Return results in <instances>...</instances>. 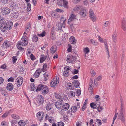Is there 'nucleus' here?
Segmentation results:
<instances>
[{
    "label": "nucleus",
    "mask_w": 126,
    "mask_h": 126,
    "mask_svg": "<svg viewBox=\"0 0 126 126\" xmlns=\"http://www.w3.org/2000/svg\"><path fill=\"white\" fill-rule=\"evenodd\" d=\"M13 23L10 20L7 19L6 21L3 22L1 24L0 29L3 32H5L6 30L8 29H11L12 27Z\"/></svg>",
    "instance_id": "obj_1"
},
{
    "label": "nucleus",
    "mask_w": 126,
    "mask_h": 126,
    "mask_svg": "<svg viewBox=\"0 0 126 126\" xmlns=\"http://www.w3.org/2000/svg\"><path fill=\"white\" fill-rule=\"evenodd\" d=\"M26 38H25V37L23 38L22 37L21 39V40L20 41H19L18 42V45H22V46H25L27 45L28 44V41L26 40Z\"/></svg>",
    "instance_id": "obj_2"
},
{
    "label": "nucleus",
    "mask_w": 126,
    "mask_h": 126,
    "mask_svg": "<svg viewBox=\"0 0 126 126\" xmlns=\"http://www.w3.org/2000/svg\"><path fill=\"white\" fill-rule=\"evenodd\" d=\"M2 12L3 13L4 15H8L10 13V9L7 7L3 8L2 10Z\"/></svg>",
    "instance_id": "obj_3"
},
{
    "label": "nucleus",
    "mask_w": 126,
    "mask_h": 126,
    "mask_svg": "<svg viewBox=\"0 0 126 126\" xmlns=\"http://www.w3.org/2000/svg\"><path fill=\"white\" fill-rule=\"evenodd\" d=\"M37 98L38 99V101L39 104H42L44 101L43 97L41 95H39L37 96Z\"/></svg>",
    "instance_id": "obj_4"
},
{
    "label": "nucleus",
    "mask_w": 126,
    "mask_h": 126,
    "mask_svg": "<svg viewBox=\"0 0 126 126\" xmlns=\"http://www.w3.org/2000/svg\"><path fill=\"white\" fill-rule=\"evenodd\" d=\"M122 28L124 31H125L126 30V20L123 18L122 21L121 23Z\"/></svg>",
    "instance_id": "obj_5"
},
{
    "label": "nucleus",
    "mask_w": 126,
    "mask_h": 126,
    "mask_svg": "<svg viewBox=\"0 0 126 126\" xmlns=\"http://www.w3.org/2000/svg\"><path fill=\"white\" fill-rule=\"evenodd\" d=\"M47 86L46 85L39 84L38 85V87H37V89L36 90V91L37 92L42 90H43L46 88H47Z\"/></svg>",
    "instance_id": "obj_6"
},
{
    "label": "nucleus",
    "mask_w": 126,
    "mask_h": 126,
    "mask_svg": "<svg viewBox=\"0 0 126 126\" xmlns=\"http://www.w3.org/2000/svg\"><path fill=\"white\" fill-rule=\"evenodd\" d=\"M44 113L43 112L38 113L37 114V116L39 120H41L43 119L44 116Z\"/></svg>",
    "instance_id": "obj_7"
},
{
    "label": "nucleus",
    "mask_w": 126,
    "mask_h": 126,
    "mask_svg": "<svg viewBox=\"0 0 126 126\" xmlns=\"http://www.w3.org/2000/svg\"><path fill=\"white\" fill-rule=\"evenodd\" d=\"M42 71L40 68H38L36 71L35 73L34 74L33 76L35 78L38 77Z\"/></svg>",
    "instance_id": "obj_8"
},
{
    "label": "nucleus",
    "mask_w": 126,
    "mask_h": 126,
    "mask_svg": "<svg viewBox=\"0 0 126 126\" xmlns=\"http://www.w3.org/2000/svg\"><path fill=\"white\" fill-rule=\"evenodd\" d=\"M70 18L68 20V23L69 24H70L71 22L74 19H76V16L74 14H72L70 16Z\"/></svg>",
    "instance_id": "obj_9"
},
{
    "label": "nucleus",
    "mask_w": 126,
    "mask_h": 126,
    "mask_svg": "<svg viewBox=\"0 0 126 126\" xmlns=\"http://www.w3.org/2000/svg\"><path fill=\"white\" fill-rule=\"evenodd\" d=\"M62 100H59L57 101L56 102L55 104L56 107L57 108H60L62 104Z\"/></svg>",
    "instance_id": "obj_10"
},
{
    "label": "nucleus",
    "mask_w": 126,
    "mask_h": 126,
    "mask_svg": "<svg viewBox=\"0 0 126 126\" xmlns=\"http://www.w3.org/2000/svg\"><path fill=\"white\" fill-rule=\"evenodd\" d=\"M86 10L84 8H82L80 10L79 13L82 17H84L86 15Z\"/></svg>",
    "instance_id": "obj_11"
},
{
    "label": "nucleus",
    "mask_w": 126,
    "mask_h": 126,
    "mask_svg": "<svg viewBox=\"0 0 126 126\" xmlns=\"http://www.w3.org/2000/svg\"><path fill=\"white\" fill-rule=\"evenodd\" d=\"M118 118L120 120L122 123H125V118L124 115H119L118 116Z\"/></svg>",
    "instance_id": "obj_12"
},
{
    "label": "nucleus",
    "mask_w": 126,
    "mask_h": 126,
    "mask_svg": "<svg viewBox=\"0 0 126 126\" xmlns=\"http://www.w3.org/2000/svg\"><path fill=\"white\" fill-rule=\"evenodd\" d=\"M18 80L17 81V83H19V82H21V83L20 84H19L17 85V86L18 87H19L20 86H21L23 80V78H22L21 77H19L17 78Z\"/></svg>",
    "instance_id": "obj_13"
},
{
    "label": "nucleus",
    "mask_w": 126,
    "mask_h": 126,
    "mask_svg": "<svg viewBox=\"0 0 126 126\" xmlns=\"http://www.w3.org/2000/svg\"><path fill=\"white\" fill-rule=\"evenodd\" d=\"M69 107V105L68 103L65 104L62 106V109L63 110H68Z\"/></svg>",
    "instance_id": "obj_14"
},
{
    "label": "nucleus",
    "mask_w": 126,
    "mask_h": 126,
    "mask_svg": "<svg viewBox=\"0 0 126 126\" xmlns=\"http://www.w3.org/2000/svg\"><path fill=\"white\" fill-rule=\"evenodd\" d=\"M10 44L8 42L6 41L4 42L2 45L3 47L4 48L8 47L10 46Z\"/></svg>",
    "instance_id": "obj_15"
},
{
    "label": "nucleus",
    "mask_w": 126,
    "mask_h": 126,
    "mask_svg": "<svg viewBox=\"0 0 126 126\" xmlns=\"http://www.w3.org/2000/svg\"><path fill=\"white\" fill-rule=\"evenodd\" d=\"M19 15V14L17 12H16L11 13V17L16 19L18 17Z\"/></svg>",
    "instance_id": "obj_16"
},
{
    "label": "nucleus",
    "mask_w": 126,
    "mask_h": 126,
    "mask_svg": "<svg viewBox=\"0 0 126 126\" xmlns=\"http://www.w3.org/2000/svg\"><path fill=\"white\" fill-rule=\"evenodd\" d=\"M13 88V85L11 83H9L7 84V89L9 91L12 90Z\"/></svg>",
    "instance_id": "obj_17"
},
{
    "label": "nucleus",
    "mask_w": 126,
    "mask_h": 126,
    "mask_svg": "<svg viewBox=\"0 0 126 126\" xmlns=\"http://www.w3.org/2000/svg\"><path fill=\"white\" fill-rule=\"evenodd\" d=\"M72 83L74 84V87L76 88L78 87L79 86L80 84L78 80H74Z\"/></svg>",
    "instance_id": "obj_18"
},
{
    "label": "nucleus",
    "mask_w": 126,
    "mask_h": 126,
    "mask_svg": "<svg viewBox=\"0 0 126 126\" xmlns=\"http://www.w3.org/2000/svg\"><path fill=\"white\" fill-rule=\"evenodd\" d=\"M112 39L113 41L116 42L117 41V34L115 32H114L112 35Z\"/></svg>",
    "instance_id": "obj_19"
},
{
    "label": "nucleus",
    "mask_w": 126,
    "mask_h": 126,
    "mask_svg": "<svg viewBox=\"0 0 126 126\" xmlns=\"http://www.w3.org/2000/svg\"><path fill=\"white\" fill-rule=\"evenodd\" d=\"M47 64L45 63L43 64V68L41 70L42 72H45L47 70Z\"/></svg>",
    "instance_id": "obj_20"
},
{
    "label": "nucleus",
    "mask_w": 126,
    "mask_h": 126,
    "mask_svg": "<svg viewBox=\"0 0 126 126\" xmlns=\"http://www.w3.org/2000/svg\"><path fill=\"white\" fill-rule=\"evenodd\" d=\"M69 41L72 44H75L76 43L75 38L73 36L71 37L70 38Z\"/></svg>",
    "instance_id": "obj_21"
},
{
    "label": "nucleus",
    "mask_w": 126,
    "mask_h": 126,
    "mask_svg": "<svg viewBox=\"0 0 126 126\" xmlns=\"http://www.w3.org/2000/svg\"><path fill=\"white\" fill-rule=\"evenodd\" d=\"M12 118L14 119L18 120L20 118V117L18 115L16 114H12L11 115Z\"/></svg>",
    "instance_id": "obj_22"
},
{
    "label": "nucleus",
    "mask_w": 126,
    "mask_h": 126,
    "mask_svg": "<svg viewBox=\"0 0 126 126\" xmlns=\"http://www.w3.org/2000/svg\"><path fill=\"white\" fill-rule=\"evenodd\" d=\"M56 50V47L55 46H52L50 50V52L52 53H54Z\"/></svg>",
    "instance_id": "obj_23"
},
{
    "label": "nucleus",
    "mask_w": 126,
    "mask_h": 126,
    "mask_svg": "<svg viewBox=\"0 0 126 126\" xmlns=\"http://www.w3.org/2000/svg\"><path fill=\"white\" fill-rule=\"evenodd\" d=\"M18 124L19 126H24L26 124L24 121L23 120L19 121L18 122Z\"/></svg>",
    "instance_id": "obj_24"
},
{
    "label": "nucleus",
    "mask_w": 126,
    "mask_h": 126,
    "mask_svg": "<svg viewBox=\"0 0 126 126\" xmlns=\"http://www.w3.org/2000/svg\"><path fill=\"white\" fill-rule=\"evenodd\" d=\"M63 4L64 7L65 8H68V2L66 0H63Z\"/></svg>",
    "instance_id": "obj_25"
},
{
    "label": "nucleus",
    "mask_w": 126,
    "mask_h": 126,
    "mask_svg": "<svg viewBox=\"0 0 126 126\" xmlns=\"http://www.w3.org/2000/svg\"><path fill=\"white\" fill-rule=\"evenodd\" d=\"M91 19L94 22H95L96 21V17L95 15L89 16Z\"/></svg>",
    "instance_id": "obj_26"
},
{
    "label": "nucleus",
    "mask_w": 126,
    "mask_h": 126,
    "mask_svg": "<svg viewBox=\"0 0 126 126\" xmlns=\"http://www.w3.org/2000/svg\"><path fill=\"white\" fill-rule=\"evenodd\" d=\"M38 39V37L36 35L34 34L32 38L33 41L36 42L37 41Z\"/></svg>",
    "instance_id": "obj_27"
},
{
    "label": "nucleus",
    "mask_w": 126,
    "mask_h": 126,
    "mask_svg": "<svg viewBox=\"0 0 126 126\" xmlns=\"http://www.w3.org/2000/svg\"><path fill=\"white\" fill-rule=\"evenodd\" d=\"M47 89V88H45V89L42 90L41 91V93L43 94H46L47 93L48 91Z\"/></svg>",
    "instance_id": "obj_28"
},
{
    "label": "nucleus",
    "mask_w": 126,
    "mask_h": 126,
    "mask_svg": "<svg viewBox=\"0 0 126 126\" xmlns=\"http://www.w3.org/2000/svg\"><path fill=\"white\" fill-rule=\"evenodd\" d=\"M90 105L91 107L94 109H95L97 107L96 105V104H95L94 103H91Z\"/></svg>",
    "instance_id": "obj_29"
},
{
    "label": "nucleus",
    "mask_w": 126,
    "mask_h": 126,
    "mask_svg": "<svg viewBox=\"0 0 126 126\" xmlns=\"http://www.w3.org/2000/svg\"><path fill=\"white\" fill-rule=\"evenodd\" d=\"M78 108L75 106H73L71 108V109L72 110L71 111V112H73V113L74 112H76Z\"/></svg>",
    "instance_id": "obj_30"
},
{
    "label": "nucleus",
    "mask_w": 126,
    "mask_h": 126,
    "mask_svg": "<svg viewBox=\"0 0 126 126\" xmlns=\"http://www.w3.org/2000/svg\"><path fill=\"white\" fill-rule=\"evenodd\" d=\"M125 109L124 108H121L120 110V113L119 115H124L123 113L125 112Z\"/></svg>",
    "instance_id": "obj_31"
},
{
    "label": "nucleus",
    "mask_w": 126,
    "mask_h": 126,
    "mask_svg": "<svg viewBox=\"0 0 126 126\" xmlns=\"http://www.w3.org/2000/svg\"><path fill=\"white\" fill-rule=\"evenodd\" d=\"M31 27V25L30 24H28L25 27V31L27 32L29 30V28Z\"/></svg>",
    "instance_id": "obj_32"
},
{
    "label": "nucleus",
    "mask_w": 126,
    "mask_h": 126,
    "mask_svg": "<svg viewBox=\"0 0 126 126\" xmlns=\"http://www.w3.org/2000/svg\"><path fill=\"white\" fill-rule=\"evenodd\" d=\"M55 79L54 78L53 79V81H52L51 82L50 84L51 85V86L54 87L55 86L56 83H55Z\"/></svg>",
    "instance_id": "obj_33"
},
{
    "label": "nucleus",
    "mask_w": 126,
    "mask_h": 126,
    "mask_svg": "<svg viewBox=\"0 0 126 126\" xmlns=\"http://www.w3.org/2000/svg\"><path fill=\"white\" fill-rule=\"evenodd\" d=\"M58 27L57 28V29L58 30L59 32H60L61 30L62 31V25L61 24L59 23L58 25Z\"/></svg>",
    "instance_id": "obj_34"
},
{
    "label": "nucleus",
    "mask_w": 126,
    "mask_h": 126,
    "mask_svg": "<svg viewBox=\"0 0 126 126\" xmlns=\"http://www.w3.org/2000/svg\"><path fill=\"white\" fill-rule=\"evenodd\" d=\"M27 11H30L31 9V7L30 4L29 3H27Z\"/></svg>",
    "instance_id": "obj_35"
},
{
    "label": "nucleus",
    "mask_w": 126,
    "mask_h": 126,
    "mask_svg": "<svg viewBox=\"0 0 126 126\" xmlns=\"http://www.w3.org/2000/svg\"><path fill=\"white\" fill-rule=\"evenodd\" d=\"M46 110L47 111H49V110H51V105H50L49 104H47L46 106Z\"/></svg>",
    "instance_id": "obj_36"
},
{
    "label": "nucleus",
    "mask_w": 126,
    "mask_h": 126,
    "mask_svg": "<svg viewBox=\"0 0 126 126\" xmlns=\"http://www.w3.org/2000/svg\"><path fill=\"white\" fill-rule=\"evenodd\" d=\"M31 90L32 91L34 90L35 89V87L34 83L31 84Z\"/></svg>",
    "instance_id": "obj_37"
},
{
    "label": "nucleus",
    "mask_w": 126,
    "mask_h": 126,
    "mask_svg": "<svg viewBox=\"0 0 126 126\" xmlns=\"http://www.w3.org/2000/svg\"><path fill=\"white\" fill-rule=\"evenodd\" d=\"M1 92L2 94L5 96H8V94L7 93V92L5 91L1 90Z\"/></svg>",
    "instance_id": "obj_38"
},
{
    "label": "nucleus",
    "mask_w": 126,
    "mask_h": 126,
    "mask_svg": "<svg viewBox=\"0 0 126 126\" xmlns=\"http://www.w3.org/2000/svg\"><path fill=\"white\" fill-rule=\"evenodd\" d=\"M80 68V66H79V67H78V68L77 69V70L76 69H74V72L73 73V74H77L78 72V70Z\"/></svg>",
    "instance_id": "obj_39"
},
{
    "label": "nucleus",
    "mask_w": 126,
    "mask_h": 126,
    "mask_svg": "<svg viewBox=\"0 0 126 126\" xmlns=\"http://www.w3.org/2000/svg\"><path fill=\"white\" fill-rule=\"evenodd\" d=\"M46 32L45 31H43L41 33L38 34V36L40 37H43L45 36Z\"/></svg>",
    "instance_id": "obj_40"
},
{
    "label": "nucleus",
    "mask_w": 126,
    "mask_h": 126,
    "mask_svg": "<svg viewBox=\"0 0 126 126\" xmlns=\"http://www.w3.org/2000/svg\"><path fill=\"white\" fill-rule=\"evenodd\" d=\"M57 125L58 126H63L64 125V123L62 122H58Z\"/></svg>",
    "instance_id": "obj_41"
},
{
    "label": "nucleus",
    "mask_w": 126,
    "mask_h": 126,
    "mask_svg": "<svg viewBox=\"0 0 126 126\" xmlns=\"http://www.w3.org/2000/svg\"><path fill=\"white\" fill-rule=\"evenodd\" d=\"M11 124L12 126H14L15 125L14 123L16 124L17 123V121L16 120H12L11 121Z\"/></svg>",
    "instance_id": "obj_42"
},
{
    "label": "nucleus",
    "mask_w": 126,
    "mask_h": 126,
    "mask_svg": "<svg viewBox=\"0 0 126 126\" xmlns=\"http://www.w3.org/2000/svg\"><path fill=\"white\" fill-rule=\"evenodd\" d=\"M1 126H8L7 123L5 121L2 122L1 123Z\"/></svg>",
    "instance_id": "obj_43"
},
{
    "label": "nucleus",
    "mask_w": 126,
    "mask_h": 126,
    "mask_svg": "<svg viewBox=\"0 0 126 126\" xmlns=\"http://www.w3.org/2000/svg\"><path fill=\"white\" fill-rule=\"evenodd\" d=\"M101 77L100 76H99L97 79H95L94 81H95V82H97L98 81H99L101 80Z\"/></svg>",
    "instance_id": "obj_44"
},
{
    "label": "nucleus",
    "mask_w": 126,
    "mask_h": 126,
    "mask_svg": "<svg viewBox=\"0 0 126 126\" xmlns=\"http://www.w3.org/2000/svg\"><path fill=\"white\" fill-rule=\"evenodd\" d=\"M46 59V57H43L40 58V62L41 63H42Z\"/></svg>",
    "instance_id": "obj_45"
},
{
    "label": "nucleus",
    "mask_w": 126,
    "mask_h": 126,
    "mask_svg": "<svg viewBox=\"0 0 126 126\" xmlns=\"http://www.w3.org/2000/svg\"><path fill=\"white\" fill-rule=\"evenodd\" d=\"M89 16H91L92 15H94V13L93 10L92 9H90L89 11Z\"/></svg>",
    "instance_id": "obj_46"
},
{
    "label": "nucleus",
    "mask_w": 126,
    "mask_h": 126,
    "mask_svg": "<svg viewBox=\"0 0 126 126\" xmlns=\"http://www.w3.org/2000/svg\"><path fill=\"white\" fill-rule=\"evenodd\" d=\"M55 97L57 99H60L61 97L60 95L57 94H55Z\"/></svg>",
    "instance_id": "obj_47"
},
{
    "label": "nucleus",
    "mask_w": 126,
    "mask_h": 126,
    "mask_svg": "<svg viewBox=\"0 0 126 126\" xmlns=\"http://www.w3.org/2000/svg\"><path fill=\"white\" fill-rule=\"evenodd\" d=\"M76 92L78 95V96H79L80 95L81 93V91L79 89H76Z\"/></svg>",
    "instance_id": "obj_48"
},
{
    "label": "nucleus",
    "mask_w": 126,
    "mask_h": 126,
    "mask_svg": "<svg viewBox=\"0 0 126 126\" xmlns=\"http://www.w3.org/2000/svg\"><path fill=\"white\" fill-rule=\"evenodd\" d=\"M69 74V72L66 71H65L63 73V76L65 77H67Z\"/></svg>",
    "instance_id": "obj_49"
},
{
    "label": "nucleus",
    "mask_w": 126,
    "mask_h": 126,
    "mask_svg": "<svg viewBox=\"0 0 126 126\" xmlns=\"http://www.w3.org/2000/svg\"><path fill=\"white\" fill-rule=\"evenodd\" d=\"M17 60V58H16V56H13L12 57V61L13 62V63H14Z\"/></svg>",
    "instance_id": "obj_50"
},
{
    "label": "nucleus",
    "mask_w": 126,
    "mask_h": 126,
    "mask_svg": "<svg viewBox=\"0 0 126 126\" xmlns=\"http://www.w3.org/2000/svg\"><path fill=\"white\" fill-rule=\"evenodd\" d=\"M90 73L91 75L93 76H94L95 74V72L94 71L92 70H91L90 71Z\"/></svg>",
    "instance_id": "obj_51"
},
{
    "label": "nucleus",
    "mask_w": 126,
    "mask_h": 126,
    "mask_svg": "<svg viewBox=\"0 0 126 126\" xmlns=\"http://www.w3.org/2000/svg\"><path fill=\"white\" fill-rule=\"evenodd\" d=\"M75 58V57L74 56H72V58L71 59H70L69 61H68L69 63H72L73 61Z\"/></svg>",
    "instance_id": "obj_52"
},
{
    "label": "nucleus",
    "mask_w": 126,
    "mask_h": 126,
    "mask_svg": "<svg viewBox=\"0 0 126 126\" xmlns=\"http://www.w3.org/2000/svg\"><path fill=\"white\" fill-rule=\"evenodd\" d=\"M4 18L0 15V24H1L3 22Z\"/></svg>",
    "instance_id": "obj_53"
},
{
    "label": "nucleus",
    "mask_w": 126,
    "mask_h": 126,
    "mask_svg": "<svg viewBox=\"0 0 126 126\" xmlns=\"http://www.w3.org/2000/svg\"><path fill=\"white\" fill-rule=\"evenodd\" d=\"M88 42L92 44H94L95 43V42L92 39H89L88 40Z\"/></svg>",
    "instance_id": "obj_54"
},
{
    "label": "nucleus",
    "mask_w": 126,
    "mask_h": 126,
    "mask_svg": "<svg viewBox=\"0 0 126 126\" xmlns=\"http://www.w3.org/2000/svg\"><path fill=\"white\" fill-rule=\"evenodd\" d=\"M63 2V0H60V1H59L57 3V4L60 6H62V4L61 2Z\"/></svg>",
    "instance_id": "obj_55"
},
{
    "label": "nucleus",
    "mask_w": 126,
    "mask_h": 126,
    "mask_svg": "<svg viewBox=\"0 0 126 126\" xmlns=\"http://www.w3.org/2000/svg\"><path fill=\"white\" fill-rule=\"evenodd\" d=\"M16 6V3H12L11 7L13 9L15 8Z\"/></svg>",
    "instance_id": "obj_56"
},
{
    "label": "nucleus",
    "mask_w": 126,
    "mask_h": 126,
    "mask_svg": "<svg viewBox=\"0 0 126 126\" xmlns=\"http://www.w3.org/2000/svg\"><path fill=\"white\" fill-rule=\"evenodd\" d=\"M30 58L32 60H34L36 59L35 57L32 54H31L30 55Z\"/></svg>",
    "instance_id": "obj_57"
},
{
    "label": "nucleus",
    "mask_w": 126,
    "mask_h": 126,
    "mask_svg": "<svg viewBox=\"0 0 126 126\" xmlns=\"http://www.w3.org/2000/svg\"><path fill=\"white\" fill-rule=\"evenodd\" d=\"M110 25V23L108 21H106V22H105L104 23V24L103 25H104V26L105 27L107 26H108L109 25Z\"/></svg>",
    "instance_id": "obj_58"
},
{
    "label": "nucleus",
    "mask_w": 126,
    "mask_h": 126,
    "mask_svg": "<svg viewBox=\"0 0 126 126\" xmlns=\"http://www.w3.org/2000/svg\"><path fill=\"white\" fill-rule=\"evenodd\" d=\"M70 67L69 66H67L65 67H64V69L66 70V71H68L70 69Z\"/></svg>",
    "instance_id": "obj_59"
},
{
    "label": "nucleus",
    "mask_w": 126,
    "mask_h": 126,
    "mask_svg": "<svg viewBox=\"0 0 126 126\" xmlns=\"http://www.w3.org/2000/svg\"><path fill=\"white\" fill-rule=\"evenodd\" d=\"M55 81L56 83L58 84L59 82V78L57 76H56Z\"/></svg>",
    "instance_id": "obj_60"
},
{
    "label": "nucleus",
    "mask_w": 126,
    "mask_h": 126,
    "mask_svg": "<svg viewBox=\"0 0 126 126\" xmlns=\"http://www.w3.org/2000/svg\"><path fill=\"white\" fill-rule=\"evenodd\" d=\"M86 54L88 53L89 52V50L88 47H86L84 50Z\"/></svg>",
    "instance_id": "obj_61"
},
{
    "label": "nucleus",
    "mask_w": 126,
    "mask_h": 126,
    "mask_svg": "<svg viewBox=\"0 0 126 126\" xmlns=\"http://www.w3.org/2000/svg\"><path fill=\"white\" fill-rule=\"evenodd\" d=\"M70 95H71V96H72L73 97L75 96V92L70 91Z\"/></svg>",
    "instance_id": "obj_62"
},
{
    "label": "nucleus",
    "mask_w": 126,
    "mask_h": 126,
    "mask_svg": "<svg viewBox=\"0 0 126 126\" xmlns=\"http://www.w3.org/2000/svg\"><path fill=\"white\" fill-rule=\"evenodd\" d=\"M14 80V79L13 78L11 77L8 79L7 80L8 82L11 81L12 82Z\"/></svg>",
    "instance_id": "obj_63"
},
{
    "label": "nucleus",
    "mask_w": 126,
    "mask_h": 126,
    "mask_svg": "<svg viewBox=\"0 0 126 126\" xmlns=\"http://www.w3.org/2000/svg\"><path fill=\"white\" fill-rule=\"evenodd\" d=\"M56 11L57 12L60 13L63 12L64 11L63 10L58 8L57 9H56Z\"/></svg>",
    "instance_id": "obj_64"
}]
</instances>
